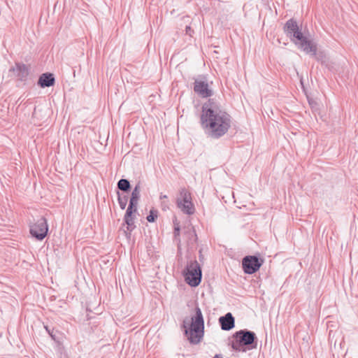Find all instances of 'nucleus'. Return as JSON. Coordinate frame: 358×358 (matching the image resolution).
Segmentation results:
<instances>
[{"label":"nucleus","mask_w":358,"mask_h":358,"mask_svg":"<svg viewBox=\"0 0 358 358\" xmlns=\"http://www.w3.org/2000/svg\"><path fill=\"white\" fill-rule=\"evenodd\" d=\"M221 329L224 331H230L235 327V319L231 313H227L219 318Z\"/></svg>","instance_id":"obj_12"},{"label":"nucleus","mask_w":358,"mask_h":358,"mask_svg":"<svg viewBox=\"0 0 358 358\" xmlns=\"http://www.w3.org/2000/svg\"><path fill=\"white\" fill-rule=\"evenodd\" d=\"M233 338L231 347L236 352H245L257 347L258 338L255 333L247 329L236 331Z\"/></svg>","instance_id":"obj_4"},{"label":"nucleus","mask_w":358,"mask_h":358,"mask_svg":"<svg viewBox=\"0 0 358 358\" xmlns=\"http://www.w3.org/2000/svg\"><path fill=\"white\" fill-rule=\"evenodd\" d=\"M161 208L163 211H166L169 209V200L162 201Z\"/></svg>","instance_id":"obj_21"},{"label":"nucleus","mask_w":358,"mask_h":358,"mask_svg":"<svg viewBox=\"0 0 358 358\" xmlns=\"http://www.w3.org/2000/svg\"><path fill=\"white\" fill-rule=\"evenodd\" d=\"M200 124L208 137L219 139L230 129L231 116L217 100L208 99L201 106Z\"/></svg>","instance_id":"obj_1"},{"label":"nucleus","mask_w":358,"mask_h":358,"mask_svg":"<svg viewBox=\"0 0 358 358\" xmlns=\"http://www.w3.org/2000/svg\"><path fill=\"white\" fill-rule=\"evenodd\" d=\"M55 83V78L54 74L48 72L42 73L38 80V85L42 88L52 87Z\"/></svg>","instance_id":"obj_13"},{"label":"nucleus","mask_w":358,"mask_h":358,"mask_svg":"<svg viewBox=\"0 0 358 358\" xmlns=\"http://www.w3.org/2000/svg\"><path fill=\"white\" fill-rule=\"evenodd\" d=\"M45 329L47 331V332L48 333V334L51 336V338L53 340L55 341L56 340V336L54 334V329H50L48 326H45Z\"/></svg>","instance_id":"obj_22"},{"label":"nucleus","mask_w":358,"mask_h":358,"mask_svg":"<svg viewBox=\"0 0 358 358\" xmlns=\"http://www.w3.org/2000/svg\"><path fill=\"white\" fill-rule=\"evenodd\" d=\"M9 71H13L17 80L26 81L29 74V68L23 63H15V66L11 67Z\"/></svg>","instance_id":"obj_11"},{"label":"nucleus","mask_w":358,"mask_h":358,"mask_svg":"<svg viewBox=\"0 0 358 358\" xmlns=\"http://www.w3.org/2000/svg\"><path fill=\"white\" fill-rule=\"evenodd\" d=\"M117 189L125 193H129L131 191V186L130 182L127 179L122 178L117 184Z\"/></svg>","instance_id":"obj_15"},{"label":"nucleus","mask_w":358,"mask_h":358,"mask_svg":"<svg viewBox=\"0 0 358 358\" xmlns=\"http://www.w3.org/2000/svg\"><path fill=\"white\" fill-rule=\"evenodd\" d=\"M173 223H174V231H173L174 240L180 243V227L179 224L176 223L175 222H173Z\"/></svg>","instance_id":"obj_19"},{"label":"nucleus","mask_w":358,"mask_h":358,"mask_svg":"<svg viewBox=\"0 0 358 358\" xmlns=\"http://www.w3.org/2000/svg\"><path fill=\"white\" fill-rule=\"evenodd\" d=\"M140 192H141V185H140V183L138 182V184L136 185V186L134 187V188L133 189V190L131 192V194L129 203L135 204V205H138V201L141 196Z\"/></svg>","instance_id":"obj_14"},{"label":"nucleus","mask_w":358,"mask_h":358,"mask_svg":"<svg viewBox=\"0 0 358 358\" xmlns=\"http://www.w3.org/2000/svg\"><path fill=\"white\" fill-rule=\"evenodd\" d=\"M185 282L191 287H196L201 282L202 271L196 260L190 261L187 263L182 271Z\"/></svg>","instance_id":"obj_5"},{"label":"nucleus","mask_w":358,"mask_h":358,"mask_svg":"<svg viewBox=\"0 0 358 358\" xmlns=\"http://www.w3.org/2000/svg\"><path fill=\"white\" fill-rule=\"evenodd\" d=\"M29 227L31 236L38 241L43 240L48 234V226L44 217H41Z\"/></svg>","instance_id":"obj_8"},{"label":"nucleus","mask_w":358,"mask_h":358,"mask_svg":"<svg viewBox=\"0 0 358 358\" xmlns=\"http://www.w3.org/2000/svg\"><path fill=\"white\" fill-rule=\"evenodd\" d=\"M264 260L257 255H248L242 259V268L245 274H253L258 271Z\"/></svg>","instance_id":"obj_7"},{"label":"nucleus","mask_w":358,"mask_h":358,"mask_svg":"<svg viewBox=\"0 0 358 358\" xmlns=\"http://www.w3.org/2000/svg\"><path fill=\"white\" fill-rule=\"evenodd\" d=\"M195 314L191 317V323L183 321L182 327L185 329V334L192 344H198L204 335V319L201 308L196 306L194 308Z\"/></svg>","instance_id":"obj_3"},{"label":"nucleus","mask_w":358,"mask_h":358,"mask_svg":"<svg viewBox=\"0 0 358 358\" xmlns=\"http://www.w3.org/2000/svg\"><path fill=\"white\" fill-rule=\"evenodd\" d=\"M117 195H118L117 201H118L119 206L122 210H124V209H125V208L127 206V203L128 201V196H127V195L121 196L119 192H117Z\"/></svg>","instance_id":"obj_16"},{"label":"nucleus","mask_w":358,"mask_h":358,"mask_svg":"<svg viewBox=\"0 0 358 358\" xmlns=\"http://www.w3.org/2000/svg\"><path fill=\"white\" fill-rule=\"evenodd\" d=\"M309 104L313 108H315V106L317 105V103L314 101H309Z\"/></svg>","instance_id":"obj_25"},{"label":"nucleus","mask_w":358,"mask_h":358,"mask_svg":"<svg viewBox=\"0 0 358 358\" xmlns=\"http://www.w3.org/2000/svg\"><path fill=\"white\" fill-rule=\"evenodd\" d=\"M137 213V205L129 203L124 214V224H127V231H124L126 236L129 238L131 232L136 227L135 224L136 213Z\"/></svg>","instance_id":"obj_9"},{"label":"nucleus","mask_w":358,"mask_h":358,"mask_svg":"<svg viewBox=\"0 0 358 358\" xmlns=\"http://www.w3.org/2000/svg\"><path fill=\"white\" fill-rule=\"evenodd\" d=\"M317 50V49L316 50ZM308 54H311L312 55L315 56L316 59L318 60V61H320L322 62H324V58H325V55L323 52H317V51H315V53H313V52H309Z\"/></svg>","instance_id":"obj_20"},{"label":"nucleus","mask_w":358,"mask_h":358,"mask_svg":"<svg viewBox=\"0 0 358 358\" xmlns=\"http://www.w3.org/2000/svg\"><path fill=\"white\" fill-rule=\"evenodd\" d=\"M176 205L187 215H192L194 213L195 209L192 202L190 193L185 188L180 189V196L176 199Z\"/></svg>","instance_id":"obj_6"},{"label":"nucleus","mask_w":358,"mask_h":358,"mask_svg":"<svg viewBox=\"0 0 358 358\" xmlns=\"http://www.w3.org/2000/svg\"><path fill=\"white\" fill-rule=\"evenodd\" d=\"M186 233L188 234V238L189 239V241L192 243H194L197 241V236L195 231V229L194 227H192L191 229H188V230L186 231Z\"/></svg>","instance_id":"obj_17"},{"label":"nucleus","mask_w":358,"mask_h":358,"mask_svg":"<svg viewBox=\"0 0 358 358\" xmlns=\"http://www.w3.org/2000/svg\"><path fill=\"white\" fill-rule=\"evenodd\" d=\"M283 31L290 41L306 53L310 52L315 53L316 43L303 35L296 20L294 18L288 20L283 27Z\"/></svg>","instance_id":"obj_2"},{"label":"nucleus","mask_w":358,"mask_h":358,"mask_svg":"<svg viewBox=\"0 0 358 358\" xmlns=\"http://www.w3.org/2000/svg\"><path fill=\"white\" fill-rule=\"evenodd\" d=\"M159 199L161 201L168 200V196L166 194H161L159 196Z\"/></svg>","instance_id":"obj_24"},{"label":"nucleus","mask_w":358,"mask_h":358,"mask_svg":"<svg viewBox=\"0 0 358 358\" xmlns=\"http://www.w3.org/2000/svg\"><path fill=\"white\" fill-rule=\"evenodd\" d=\"M158 216V211L154 208L151 209L149 212V215L146 217V220L149 222H155Z\"/></svg>","instance_id":"obj_18"},{"label":"nucleus","mask_w":358,"mask_h":358,"mask_svg":"<svg viewBox=\"0 0 358 358\" xmlns=\"http://www.w3.org/2000/svg\"><path fill=\"white\" fill-rule=\"evenodd\" d=\"M213 358H223L221 355H215Z\"/></svg>","instance_id":"obj_26"},{"label":"nucleus","mask_w":358,"mask_h":358,"mask_svg":"<svg viewBox=\"0 0 358 358\" xmlns=\"http://www.w3.org/2000/svg\"><path fill=\"white\" fill-rule=\"evenodd\" d=\"M194 92L202 98H209L213 95V91L209 87L205 76H200L199 79H195L194 83Z\"/></svg>","instance_id":"obj_10"},{"label":"nucleus","mask_w":358,"mask_h":358,"mask_svg":"<svg viewBox=\"0 0 358 358\" xmlns=\"http://www.w3.org/2000/svg\"><path fill=\"white\" fill-rule=\"evenodd\" d=\"M185 33L187 35L192 36V34L194 33V31H193V29H192L190 26H186Z\"/></svg>","instance_id":"obj_23"}]
</instances>
